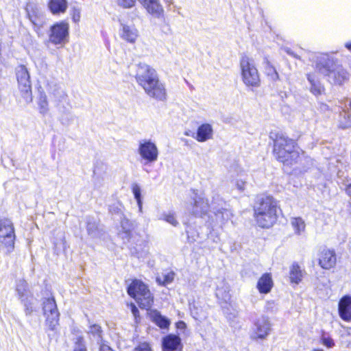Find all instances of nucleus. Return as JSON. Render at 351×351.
I'll list each match as a JSON object with an SVG mask.
<instances>
[{
    "label": "nucleus",
    "instance_id": "7c9ffc66",
    "mask_svg": "<svg viewBox=\"0 0 351 351\" xmlns=\"http://www.w3.org/2000/svg\"><path fill=\"white\" fill-rule=\"evenodd\" d=\"M303 272L298 263H293L289 271V278L291 282L298 284L302 279Z\"/></svg>",
    "mask_w": 351,
    "mask_h": 351
},
{
    "label": "nucleus",
    "instance_id": "a878e982",
    "mask_svg": "<svg viewBox=\"0 0 351 351\" xmlns=\"http://www.w3.org/2000/svg\"><path fill=\"white\" fill-rule=\"evenodd\" d=\"M146 10L153 16L160 18L162 16L164 10L159 0H148L147 2L143 5Z\"/></svg>",
    "mask_w": 351,
    "mask_h": 351
},
{
    "label": "nucleus",
    "instance_id": "72a5a7b5",
    "mask_svg": "<svg viewBox=\"0 0 351 351\" xmlns=\"http://www.w3.org/2000/svg\"><path fill=\"white\" fill-rule=\"evenodd\" d=\"M291 223L297 234H300L305 229V223L300 217L293 218Z\"/></svg>",
    "mask_w": 351,
    "mask_h": 351
},
{
    "label": "nucleus",
    "instance_id": "3c124183",
    "mask_svg": "<svg viewBox=\"0 0 351 351\" xmlns=\"http://www.w3.org/2000/svg\"><path fill=\"white\" fill-rule=\"evenodd\" d=\"M131 311H132V313L133 315H134L135 317H136L138 315V314H139L138 309V308H137V307H136L134 304H131Z\"/></svg>",
    "mask_w": 351,
    "mask_h": 351
},
{
    "label": "nucleus",
    "instance_id": "0e129e2a",
    "mask_svg": "<svg viewBox=\"0 0 351 351\" xmlns=\"http://www.w3.org/2000/svg\"><path fill=\"white\" fill-rule=\"evenodd\" d=\"M122 226H123V228L125 229V227H124V221L122 222Z\"/></svg>",
    "mask_w": 351,
    "mask_h": 351
},
{
    "label": "nucleus",
    "instance_id": "473e14b6",
    "mask_svg": "<svg viewBox=\"0 0 351 351\" xmlns=\"http://www.w3.org/2000/svg\"><path fill=\"white\" fill-rule=\"evenodd\" d=\"M174 276V272L169 271L166 274H162L160 276H158L156 278V281L159 285L166 286L173 281Z\"/></svg>",
    "mask_w": 351,
    "mask_h": 351
},
{
    "label": "nucleus",
    "instance_id": "a211bd4d",
    "mask_svg": "<svg viewBox=\"0 0 351 351\" xmlns=\"http://www.w3.org/2000/svg\"><path fill=\"white\" fill-rule=\"evenodd\" d=\"M349 78V73L341 65L337 64L333 69L332 72L328 76V80L335 84L341 85L343 82L348 80Z\"/></svg>",
    "mask_w": 351,
    "mask_h": 351
},
{
    "label": "nucleus",
    "instance_id": "f03ea898",
    "mask_svg": "<svg viewBox=\"0 0 351 351\" xmlns=\"http://www.w3.org/2000/svg\"><path fill=\"white\" fill-rule=\"evenodd\" d=\"M191 206V215L201 218H204L207 216L208 220L206 222L209 226L212 227L217 225H223L230 219L232 215L230 211L226 208L216 209L213 207V210H210L208 200L200 196L194 198V202Z\"/></svg>",
    "mask_w": 351,
    "mask_h": 351
},
{
    "label": "nucleus",
    "instance_id": "6e6552de",
    "mask_svg": "<svg viewBox=\"0 0 351 351\" xmlns=\"http://www.w3.org/2000/svg\"><path fill=\"white\" fill-rule=\"evenodd\" d=\"M16 77L19 84V88L22 97L26 104L32 101V86L30 76L27 68L23 66H19L16 69Z\"/></svg>",
    "mask_w": 351,
    "mask_h": 351
},
{
    "label": "nucleus",
    "instance_id": "e433bc0d",
    "mask_svg": "<svg viewBox=\"0 0 351 351\" xmlns=\"http://www.w3.org/2000/svg\"><path fill=\"white\" fill-rule=\"evenodd\" d=\"M116 4L123 9H130L135 6L136 0H114Z\"/></svg>",
    "mask_w": 351,
    "mask_h": 351
},
{
    "label": "nucleus",
    "instance_id": "5fc2aeb1",
    "mask_svg": "<svg viewBox=\"0 0 351 351\" xmlns=\"http://www.w3.org/2000/svg\"><path fill=\"white\" fill-rule=\"evenodd\" d=\"M345 191H346V193L348 195L351 196V184H349L346 186Z\"/></svg>",
    "mask_w": 351,
    "mask_h": 351
},
{
    "label": "nucleus",
    "instance_id": "6e6d98bb",
    "mask_svg": "<svg viewBox=\"0 0 351 351\" xmlns=\"http://www.w3.org/2000/svg\"><path fill=\"white\" fill-rule=\"evenodd\" d=\"M348 121L343 125L344 128L351 127V115L348 116Z\"/></svg>",
    "mask_w": 351,
    "mask_h": 351
},
{
    "label": "nucleus",
    "instance_id": "680f3d73",
    "mask_svg": "<svg viewBox=\"0 0 351 351\" xmlns=\"http://www.w3.org/2000/svg\"><path fill=\"white\" fill-rule=\"evenodd\" d=\"M313 351H324V350L322 349H315Z\"/></svg>",
    "mask_w": 351,
    "mask_h": 351
},
{
    "label": "nucleus",
    "instance_id": "c85d7f7f",
    "mask_svg": "<svg viewBox=\"0 0 351 351\" xmlns=\"http://www.w3.org/2000/svg\"><path fill=\"white\" fill-rule=\"evenodd\" d=\"M307 80L310 83V91L315 96L322 95L324 91V86L316 78L315 75L308 74Z\"/></svg>",
    "mask_w": 351,
    "mask_h": 351
},
{
    "label": "nucleus",
    "instance_id": "603ef678",
    "mask_svg": "<svg viewBox=\"0 0 351 351\" xmlns=\"http://www.w3.org/2000/svg\"><path fill=\"white\" fill-rule=\"evenodd\" d=\"M99 351H113V350H112V348L110 346H108L106 344H102L99 347Z\"/></svg>",
    "mask_w": 351,
    "mask_h": 351
},
{
    "label": "nucleus",
    "instance_id": "bb28decb",
    "mask_svg": "<svg viewBox=\"0 0 351 351\" xmlns=\"http://www.w3.org/2000/svg\"><path fill=\"white\" fill-rule=\"evenodd\" d=\"M273 286V281L271 275L269 274H263L257 282V289L261 293H268Z\"/></svg>",
    "mask_w": 351,
    "mask_h": 351
},
{
    "label": "nucleus",
    "instance_id": "58836bf2",
    "mask_svg": "<svg viewBox=\"0 0 351 351\" xmlns=\"http://www.w3.org/2000/svg\"><path fill=\"white\" fill-rule=\"evenodd\" d=\"M160 219L167 221L173 226H177L178 225V222L176 219L174 213H163Z\"/></svg>",
    "mask_w": 351,
    "mask_h": 351
},
{
    "label": "nucleus",
    "instance_id": "37998d69",
    "mask_svg": "<svg viewBox=\"0 0 351 351\" xmlns=\"http://www.w3.org/2000/svg\"><path fill=\"white\" fill-rule=\"evenodd\" d=\"M72 19L75 23H77L80 20V9L79 8L73 7L71 10Z\"/></svg>",
    "mask_w": 351,
    "mask_h": 351
},
{
    "label": "nucleus",
    "instance_id": "4468645a",
    "mask_svg": "<svg viewBox=\"0 0 351 351\" xmlns=\"http://www.w3.org/2000/svg\"><path fill=\"white\" fill-rule=\"evenodd\" d=\"M337 64L332 58L328 54H322L317 58L316 69L321 74L328 77Z\"/></svg>",
    "mask_w": 351,
    "mask_h": 351
},
{
    "label": "nucleus",
    "instance_id": "052dcab7",
    "mask_svg": "<svg viewBox=\"0 0 351 351\" xmlns=\"http://www.w3.org/2000/svg\"><path fill=\"white\" fill-rule=\"evenodd\" d=\"M166 3H168L169 5L173 3V0H163Z\"/></svg>",
    "mask_w": 351,
    "mask_h": 351
},
{
    "label": "nucleus",
    "instance_id": "423d86ee",
    "mask_svg": "<svg viewBox=\"0 0 351 351\" xmlns=\"http://www.w3.org/2000/svg\"><path fill=\"white\" fill-rule=\"evenodd\" d=\"M69 25L66 21L55 23L49 31V42L55 45L63 46L69 42Z\"/></svg>",
    "mask_w": 351,
    "mask_h": 351
},
{
    "label": "nucleus",
    "instance_id": "a18cd8bd",
    "mask_svg": "<svg viewBox=\"0 0 351 351\" xmlns=\"http://www.w3.org/2000/svg\"><path fill=\"white\" fill-rule=\"evenodd\" d=\"M89 332L93 334L94 336L100 337V333L101 332V327L97 324H93L90 326Z\"/></svg>",
    "mask_w": 351,
    "mask_h": 351
},
{
    "label": "nucleus",
    "instance_id": "4d7b16f0",
    "mask_svg": "<svg viewBox=\"0 0 351 351\" xmlns=\"http://www.w3.org/2000/svg\"><path fill=\"white\" fill-rule=\"evenodd\" d=\"M345 47L351 51V43H346Z\"/></svg>",
    "mask_w": 351,
    "mask_h": 351
},
{
    "label": "nucleus",
    "instance_id": "2f4dec72",
    "mask_svg": "<svg viewBox=\"0 0 351 351\" xmlns=\"http://www.w3.org/2000/svg\"><path fill=\"white\" fill-rule=\"evenodd\" d=\"M153 320L158 326L162 329L167 328L170 324L169 319L162 315L161 313L157 311L153 313Z\"/></svg>",
    "mask_w": 351,
    "mask_h": 351
},
{
    "label": "nucleus",
    "instance_id": "c03bdc74",
    "mask_svg": "<svg viewBox=\"0 0 351 351\" xmlns=\"http://www.w3.org/2000/svg\"><path fill=\"white\" fill-rule=\"evenodd\" d=\"M184 224L186 226V233L187 234L188 239L193 242L196 240L195 235L193 234V232H191L190 231V223L189 221H184Z\"/></svg>",
    "mask_w": 351,
    "mask_h": 351
},
{
    "label": "nucleus",
    "instance_id": "bf43d9fd",
    "mask_svg": "<svg viewBox=\"0 0 351 351\" xmlns=\"http://www.w3.org/2000/svg\"><path fill=\"white\" fill-rule=\"evenodd\" d=\"M220 295H221V290L219 289H217V291H216L217 297H219Z\"/></svg>",
    "mask_w": 351,
    "mask_h": 351
},
{
    "label": "nucleus",
    "instance_id": "864d4df0",
    "mask_svg": "<svg viewBox=\"0 0 351 351\" xmlns=\"http://www.w3.org/2000/svg\"><path fill=\"white\" fill-rule=\"evenodd\" d=\"M285 51H286L288 54H289V55H291V56H293V57H295V58H298V56L296 54H295V53L291 51V49H289V48H287V49H285Z\"/></svg>",
    "mask_w": 351,
    "mask_h": 351
},
{
    "label": "nucleus",
    "instance_id": "ea45409f",
    "mask_svg": "<svg viewBox=\"0 0 351 351\" xmlns=\"http://www.w3.org/2000/svg\"><path fill=\"white\" fill-rule=\"evenodd\" d=\"M73 351H87L86 345L82 337L77 338L75 343Z\"/></svg>",
    "mask_w": 351,
    "mask_h": 351
},
{
    "label": "nucleus",
    "instance_id": "6ab92c4d",
    "mask_svg": "<svg viewBox=\"0 0 351 351\" xmlns=\"http://www.w3.org/2000/svg\"><path fill=\"white\" fill-rule=\"evenodd\" d=\"M121 27L119 30L121 38L128 43H134L138 36V32L135 26L121 23Z\"/></svg>",
    "mask_w": 351,
    "mask_h": 351
},
{
    "label": "nucleus",
    "instance_id": "412c9836",
    "mask_svg": "<svg viewBox=\"0 0 351 351\" xmlns=\"http://www.w3.org/2000/svg\"><path fill=\"white\" fill-rule=\"evenodd\" d=\"M147 291H150L147 285L138 280H134L128 287V293L135 298L137 295H141Z\"/></svg>",
    "mask_w": 351,
    "mask_h": 351
},
{
    "label": "nucleus",
    "instance_id": "69168bd1",
    "mask_svg": "<svg viewBox=\"0 0 351 351\" xmlns=\"http://www.w3.org/2000/svg\"><path fill=\"white\" fill-rule=\"evenodd\" d=\"M349 106H350V109H351V100H350V102Z\"/></svg>",
    "mask_w": 351,
    "mask_h": 351
},
{
    "label": "nucleus",
    "instance_id": "4c0bfd02",
    "mask_svg": "<svg viewBox=\"0 0 351 351\" xmlns=\"http://www.w3.org/2000/svg\"><path fill=\"white\" fill-rule=\"evenodd\" d=\"M265 72L271 80L276 81L278 79V73H277L275 68L271 66L269 62H267Z\"/></svg>",
    "mask_w": 351,
    "mask_h": 351
},
{
    "label": "nucleus",
    "instance_id": "de8ad7c7",
    "mask_svg": "<svg viewBox=\"0 0 351 351\" xmlns=\"http://www.w3.org/2000/svg\"><path fill=\"white\" fill-rule=\"evenodd\" d=\"M246 182L242 180H237L236 182V186L237 189L240 191H243L245 190V186Z\"/></svg>",
    "mask_w": 351,
    "mask_h": 351
},
{
    "label": "nucleus",
    "instance_id": "dca6fc26",
    "mask_svg": "<svg viewBox=\"0 0 351 351\" xmlns=\"http://www.w3.org/2000/svg\"><path fill=\"white\" fill-rule=\"evenodd\" d=\"M162 351H182L181 339L178 335L169 334L162 339Z\"/></svg>",
    "mask_w": 351,
    "mask_h": 351
},
{
    "label": "nucleus",
    "instance_id": "393cba45",
    "mask_svg": "<svg viewBox=\"0 0 351 351\" xmlns=\"http://www.w3.org/2000/svg\"><path fill=\"white\" fill-rule=\"evenodd\" d=\"M16 292L19 300L33 296V293L29 288L28 283L24 279L17 280L16 285Z\"/></svg>",
    "mask_w": 351,
    "mask_h": 351
},
{
    "label": "nucleus",
    "instance_id": "b1692460",
    "mask_svg": "<svg viewBox=\"0 0 351 351\" xmlns=\"http://www.w3.org/2000/svg\"><path fill=\"white\" fill-rule=\"evenodd\" d=\"M48 7L53 15L65 13L68 8L67 0H49Z\"/></svg>",
    "mask_w": 351,
    "mask_h": 351
},
{
    "label": "nucleus",
    "instance_id": "cd10ccee",
    "mask_svg": "<svg viewBox=\"0 0 351 351\" xmlns=\"http://www.w3.org/2000/svg\"><path fill=\"white\" fill-rule=\"evenodd\" d=\"M134 299L138 304L140 308L143 309L150 308L154 303V295L151 291H147L140 295H137Z\"/></svg>",
    "mask_w": 351,
    "mask_h": 351
},
{
    "label": "nucleus",
    "instance_id": "5701e85b",
    "mask_svg": "<svg viewBox=\"0 0 351 351\" xmlns=\"http://www.w3.org/2000/svg\"><path fill=\"white\" fill-rule=\"evenodd\" d=\"M25 10L30 21L35 25H39L41 22L42 12L38 7L34 3H29L26 5Z\"/></svg>",
    "mask_w": 351,
    "mask_h": 351
},
{
    "label": "nucleus",
    "instance_id": "49530a36",
    "mask_svg": "<svg viewBox=\"0 0 351 351\" xmlns=\"http://www.w3.org/2000/svg\"><path fill=\"white\" fill-rule=\"evenodd\" d=\"M109 212L111 213L112 214H121L122 213V210H121V204H114V205H112V206H110L109 207Z\"/></svg>",
    "mask_w": 351,
    "mask_h": 351
},
{
    "label": "nucleus",
    "instance_id": "8fccbe9b",
    "mask_svg": "<svg viewBox=\"0 0 351 351\" xmlns=\"http://www.w3.org/2000/svg\"><path fill=\"white\" fill-rule=\"evenodd\" d=\"M176 327L179 330H184L186 328V324L183 321H179L176 323Z\"/></svg>",
    "mask_w": 351,
    "mask_h": 351
},
{
    "label": "nucleus",
    "instance_id": "20e7f679",
    "mask_svg": "<svg viewBox=\"0 0 351 351\" xmlns=\"http://www.w3.org/2000/svg\"><path fill=\"white\" fill-rule=\"evenodd\" d=\"M15 232L13 223L9 219H0V252L5 254L14 248Z\"/></svg>",
    "mask_w": 351,
    "mask_h": 351
},
{
    "label": "nucleus",
    "instance_id": "c9c22d12",
    "mask_svg": "<svg viewBox=\"0 0 351 351\" xmlns=\"http://www.w3.org/2000/svg\"><path fill=\"white\" fill-rule=\"evenodd\" d=\"M132 193L134 194V198L137 202V204L138 206V209L140 212H142L143 208V201L141 197V187L137 184H132Z\"/></svg>",
    "mask_w": 351,
    "mask_h": 351
},
{
    "label": "nucleus",
    "instance_id": "79ce46f5",
    "mask_svg": "<svg viewBox=\"0 0 351 351\" xmlns=\"http://www.w3.org/2000/svg\"><path fill=\"white\" fill-rule=\"evenodd\" d=\"M133 351H152V350L149 343L147 342H143L135 347Z\"/></svg>",
    "mask_w": 351,
    "mask_h": 351
},
{
    "label": "nucleus",
    "instance_id": "c756f323",
    "mask_svg": "<svg viewBox=\"0 0 351 351\" xmlns=\"http://www.w3.org/2000/svg\"><path fill=\"white\" fill-rule=\"evenodd\" d=\"M38 109L39 113L45 117L49 112V104L47 97L44 92H40L39 97L37 101Z\"/></svg>",
    "mask_w": 351,
    "mask_h": 351
},
{
    "label": "nucleus",
    "instance_id": "f704fd0d",
    "mask_svg": "<svg viewBox=\"0 0 351 351\" xmlns=\"http://www.w3.org/2000/svg\"><path fill=\"white\" fill-rule=\"evenodd\" d=\"M24 306V311L26 315H30L34 311V295L31 298H26L20 300Z\"/></svg>",
    "mask_w": 351,
    "mask_h": 351
},
{
    "label": "nucleus",
    "instance_id": "09e8293b",
    "mask_svg": "<svg viewBox=\"0 0 351 351\" xmlns=\"http://www.w3.org/2000/svg\"><path fill=\"white\" fill-rule=\"evenodd\" d=\"M190 309H191V313L192 316L195 319H198L199 316L198 312L197 311V308L195 307V304H193V306H191Z\"/></svg>",
    "mask_w": 351,
    "mask_h": 351
},
{
    "label": "nucleus",
    "instance_id": "7ed1b4c3",
    "mask_svg": "<svg viewBox=\"0 0 351 351\" xmlns=\"http://www.w3.org/2000/svg\"><path fill=\"white\" fill-rule=\"evenodd\" d=\"M295 145L296 143L293 139L278 133L274 139V155L285 165L289 166L297 163L300 155L295 150Z\"/></svg>",
    "mask_w": 351,
    "mask_h": 351
},
{
    "label": "nucleus",
    "instance_id": "13d9d810",
    "mask_svg": "<svg viewBox=\"0 0 351 351\" xmlns=\"http://www.w3.org/2000/svg\"><path fill=\"white\" fill-rule=\"evenodd\" d=\"M138 2L143 6V5H145L148 0H138Z\"/></svg>",
    "mask_w": 351,
    "mask_h": 351
},
{
    "label": "nucleus",
    "instance_id": "f8f14e48",
    "mask_svg": "<svg viewBox=\"0 0 351 351\" xmlns=\"http://www.w3.org/2000/svg\"><path fill=\"white\" fill-rule=\"evenodd\" d=\"M271 325L267 317L262 316L256 319L254 324L253 332L251 339L253 340L265 339L270 333Z\"/></svg>",
    "mask_w": 351,
    "mask_h": 351
},
{
    "label": "nucleus",
    "instance_id": "0eeeda50",
    "mask_svg": "<svg viewBox=\"0 0 351 351\" xmlns=\"http://www.w3.org/2000/svg\"><path fill=\"white\" fill-rule=\"evenodd\" d=\"M43 315L46 324L51 330H54L59 322L60 313L53 297L45 298L42 302Z\"/></svg>",
    "mask_w": 351,
    "mask_h": 351
},
{
    "label": "nucleus",
    "instance_id": "e2e57ef3",
    "mask_svg": "<svg viewBox=\"0 0 351 351\" xmlns=\"http://www.w3.org/2000/svg\"><path fill=\"white\" fill-rule=\"evenodd\" d=\"M185 135L186 136H190L191 134H190L189 132H185Z\"/></svg>",
    "mask_w": 351,
    "mask_h": 351
},
{
    "label": "nucleus",
    "instance_id": "ddd939ff",
    "mask_svg": "<svg viewBox=\"0 0 351 351\" xmlns=\"http://www.w3.org/2000/svg\"><path fill=\"white\" fill-rule=\"evenodd\" d=\"M53 101L59 112L66 114L69 110V101L66 93L60 87H55L51 93Z\"/></svg>",
    "mask_w": 351,
    "mask_h": 351
},
{
    "label": "nucleus",
    "instance_id": "4be33fe9",
    "mask_svg": "<svg viewBox=\"0 0 351 351\" xmlns=\"http://www.w3.org/2000/svg\"><path fill=\"white\" fill-rule=\"evenodd\" d=\"M86 230L89 236L92 238H97L101 235V228H100L99 221L93 217L88 216L86 219Z\"/></svg>",
    "mask_w": 351,
    "mask_h": 351
},
{
    "label": "nucleus",
    "instance_id": "a19ab883",
    "mask_svg": "<svg viewBox=\"0 0 351 351\" xmlns=\"http://www.w3.org/2000/svg\"><path fill=\"white\" fill-rule=\"evenodd\" d=\"M322 343L328 348H331L335 346L334 340L330 337L323 335L321 337Z\"/></svg>",
    "mask_w": 351,
    "mask_h": 351
},
{
    "label": "nucleus",
    "instance_id": "1a4fd4ad",
    "mask_svg": "<svg viewBox=\"0 0 351 351\" xmlns=\"http://www.w3.org/2000/svg\"><path fill=\"white\" fill-rule=\"evenodd\" d=\"M136 67L135 78L137 84L143 88L159 77L156 71L145 63H139Z\"/></svg>",
    "mask_w": 351,
    "mask_h": 351
},
{
    "label": "nucleus",
    "instance_id": "aec40b11",
    "mask_svg": "<svg viewBox=\"0 0 351 351\" xmlns=\"http://www.w3.org/2000/svg\"><path fill=\"white\" fill-rule=\"evenodd\" d=\"M213 134V127L209 123H203L197 128L196 135H191L199 142H205L212 138Z\"/></svg>",
    "mask_w": 351,
    "mask_h": 351
},
{
    "label": "nucleus",
    "instance_id": "39448f33",
    "mask_svg": "<svg viewBox=\"0 0 351 351\" xmlns=\"http://www.w3.org/2000/svg\"><path fill=\"white\" fill-rule=\"evenodd\" d=\"M241 77L247 86L257 88L260 86L261 80L258 71L253 60L247 56H243L240 61Z\"/></svg>",
    "mask_w": 351,
    "mask_h": 351
},
{
    "label": "nucleus",
    "instance_id": "f257e3e1",
    "mask_svg": "<svg viewBox=\"0 0 351 351\" xmlns=\"http://www.w3.org/2000/svg\"><path fill=\"white\" fill-rule=\"evenodd\" d=\"M278 201L271 195L257 197L254 206V216L258 226L271 227L277 220Z\"/></svg>",
    "mask_w": 351,
    "mask_h": 351
},
{
    "label": "nucleus",
    "instance_id": "9d476101",
    "mask_svg": "<svg viewBox=\"0 0 351 351\" xmlns=\"http://www.w3.org/2000/svg\"><path fill=\"white\" fill-rule=\"evenodd\" d=\"M143 90L149 97L156 101H165L167 100V93L165 85L160 82L159 77L149 84Z\"/></svg>",
    "mask_w": 351,
    "mask_h": 351
},
{
    "label": "nucleus",
    "instance_id": "9b49d317",
    "mask_svg": "<svg viewBox=\"0 0 351 351\" xmlns=\"http://www.w3.org/2000/svg\"><path fill=\"white\" fill-rule=\"evenodd\" d=\"M138 152L141 158L147 162H153L158 159V149L156 145L151 140L140 141Z\"/></svg>",
    "mask_w": 351,
    "mask_h": 351
},
{
    "label": "nucleus",
    "instance_id": "f3484780",
    "mask_svg": "<svg viewBox=\"0 0 351 351\" xmlns=\"http://www.w3.org/2000/svg\"><path fill=\"white\" fill-rule=\"evenodd\" d=\"M339 317L345 322H351V295L342 297L338 304Z\"/></svg>",
    "mask_w": 351,
    "mask_h": 351
},
{
    "label": "nucleus",
    "instance_id": "2eb2a0df",
    "mask_svg": "<svg viewBox=\"0 0 351 351\" xmlns=\"http://www.w3.org/2000/svg\"><path fill=\"white\" fill-rule=\"evenodd\" d=\"M337 262L336 253L332 250L324 248L319 254V265L324 269L335 267Z\"/></svg>",
    "mask_w": 351,
    "mask_h": 351
}]
</instances>
